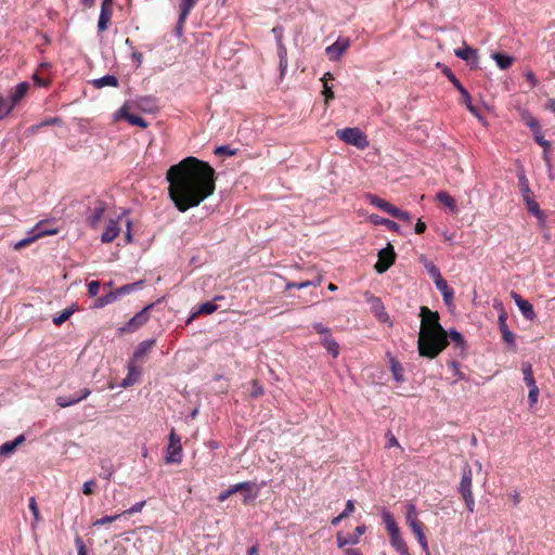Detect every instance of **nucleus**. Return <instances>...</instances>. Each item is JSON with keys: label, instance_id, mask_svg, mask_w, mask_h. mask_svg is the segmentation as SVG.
Returning a JSON list of instances; mask_svg holds the SVG:
<instances>
[{"label": "nucleus", "instance_id": "obj_45", "mask_svg": "<svg viewBox=\"0 0 555 555\" xmlns=\"http://www.w3.org/2000/svg\"><path fill=\"white\" fill-rule=\"evenodd\" d=\"M406 511H405V522L406 525H410L414 521H417L420 520L418 519V515H417V511H416V507L414 504L412 503H409L406 506H405Z\"/></svg>", "mask_w": 555, "mask_h": 555}, {"label": "nucleus", "instance_id": "obj_64", "mask_svg": "<svg viewBox=\"0 0 555 555\" xmlns=\"http://www.w3.org/2000/svg\"><path fill=\"white\" fill-rule=\"evenodd\" d=\"M313 328L315 330L317 333H319L320 335H323V337L331 335L330 328L324 326L322 323L313 324Z\"/></svg>", "mask_w": 555, "mask_h": 555}, {"label": "nucleus", "instance_id": "obj_55", "mask_svg": "<svg viewBox=\"0 0 555 555\" xmlns=\"http://www.w3.org/2000/svg\"><path fill=\"white\" fill-rule=\"evenodd\" d=\"M145 503H146L145 501L138 502L134 505H132L130 508L124 511L121 513V515H124V514L132 515L135 513H140L142 511V508L144 507Z\"/></svg>", "mask_w": 555, "mask_h": 555}, {"label": "nucleus", "instance_id": "obj_8", "mask_svg": "<svg viewBox=\"0 0 555 555\" xmlns=\"http://www.w3.org/2000/svg\"><path fill=\"white\" fill-rule=\"evenodd\" d=\"M396 253L393 250V247L390 243L387 244V246L379 250L378 253V260L374 266V269L378 273L386 272L396 261Z\"/></svg>", "mask_w": 555, "mask_h": 555}, {"label": "nucleus", "instance_id": "obj_10", "mask_svg": "<svg viewBox=\"0 0 555 555\" xmlns=\"http://www.w3.org/2000/svg\"><path fill=\"white\" fill-rule=\"evenodd\" d=\"M33 232H36L35 234H33L31 236L29 237H26V238H23L21 241H18L15 245H14V249L15 250H20L28 245H30L31 243H34L36 240L40 238V237H43V236H47V235H53V234H56L57 233V230L56 229H47V227H44V223L43 222H39L35 229L33 230Z\"/></svg>", "mask_w": 555, "mask_h": 555}, {"label": "nucleus", "instance_id": "obj_57", "mask_svg": "<svg viewBox=\"0 0 555 555\" xmlns=\"http://www.w3.org/2000/svg\"><path fill=\"white\" fill-rule=\"evenodd\" d=\"M393 218H397L402 221L411 222V216L408 211H403L396 207L395 212L392 215Z\"/></svg>", "mask_w": 555, "mask_h": 555}, {"label": "nucleus", "instance_id": "obj_15", "mask_svg": "<svg viewBox=\"0 0 555 555\" xmlns=\"http://www.w3.org/2000/svg\"><path fill=\"white\" fill-rule=\"evenodd\" d=\"M511 297L514 299L525 319L532 321L535 318L533 306L528 300L524 299L516 292H511Z\"/></svg>", "mask_w": 555, "mask_h": 555}, {"label": "nucleus", "instance_id": "obj_56", "mask_svg": "<svg viewBox=\"0 0 555 555\" xmlns=\"http://www.w3.org/2000/svg\"><path fill=\"white\" fill-rule=\"evenodd\" d=\"M75 545L78 555H88L86 544L79 535L75 538Z\"/></svg>", "mask_w": 555, "mask_h": 555}, {"label": "nucleus", "instance_id": "obj_19", "mask_svg": "<svg viewBox=\"0 0 555 555\" xmlns=\"http://www.w3.org/2000/svg\"><path fill=\"white\" fill-rule=\"evenodd\" d=\"M30 88V85L26 81L20 82L14 88L10 90L9 99L13 106L15 107L20 101L27 94L28 90Z\"/></svg>", "mask_w": 555, "mask_h": 555}, {"label": "nucleus", "instance_id": "obj_40", "mask_svg": "<svg viewBox=\"0 0 555 555\" xmlns=\"http://www.w3.org/2000/svg\"><path fill=\"white\" fill-rule=\"evenodd\" d=\"M142 285H143V281H138L134 283L126 284V285L115 289V294H116L117 298H119L120 296L129 294L130 292H132L134 289L141 288Z\"/></svg>", "mask_w": 555, "mask_h": 555}, {"label": "nucleus", "instance_id": "obj_47", "mask_svg": "<svg viewBox=\"0 0 555 555\" xmlns=\"http://www.w3.org/2000/svg\"><path fill=\"white\" fill-rule=\"evenodd\" d=\"M28 507H29V509H30V512L33 513V516H34V525H37L38 522L41 521V516H40V513H39V508H38L36 499L34 496H31L29 499Z\"/></svg>", "mask_w": 555, "mask_h": 555}, {"label": "nucleus", "instance_id": "obj_22", "mask_svg": "<svg viewBox=\"0 0 555 555\" xmlns=\"http://www.w3.org/2000/svg\"><path fill=\"white\" fill-rule=\"evenodd\" d=\"M105 209H106L105 204L103 202L99 201L96 203V206L90 214V216L87 218V222L91 228L94 229L98 227L99 222L101 221V219L104 216Z\"/></svg>", "mask_w": 555, "mask_h": 555}, {"label": "nucleus", "instance_id": "obj_9", "mask_svg": "<svg viewBox=\"0 0 555 555\" xmlns=\"http://www.w3.org/2000/svg\"><path fill=\"white\" fill-rule=\"evenodd\" d=\"M182 460L181 439L172 429L169 435V444L167 448L166 463H180Z\"/></svg>", "mask_w": 555, "mask_h": 555}, {"label": "nucleus", "instance_id": "obj_28", "mask_svg": "<svg viewBox=\"0 0 555 555\" xmlns=\"http://www.w3.org/2000/svg\"><path fill=\"white\" fill-rule=\"evenodd\" d=\"M24 440H25L24 436L20 435L14 440L4 442L3 444L0 446V455H8V454L14 452V450L21 443L24 442Z\"/></svg>", "mask_w": 555, "mask_h": 555}, {"label": "nucleus", "instance_id": "obj_17", "mask_svg": "<svg viewBox=\"0 0 555 555\" xmlns=\"http://www.w3.org/2000/svg\"><path fill=\"white\" fill-rule=\"evenodd\" d=\"M90 393L91 391L89 388H82L77 395L73 397L59 396L56 398V404L61 408H67L86 399Z\"/></svg>", "mask_w": 555, "mask_h": 555}, {"label": "nucleus", "instance_id": "obj_44", "mask_svg": "<svg viewBox=\"0 0 555 555\" xmlns=\"http://www.w3.org/2000/svg\"><path fill=\"white\" fill-rule=\"evenodd\" d=\"M522 120L533 131V133H539L540 124H539V120L535 117H533L529 113H524L522 114Z\"/></svg>", "mask_w": 555, "mask_h": 555}, {"label": "nucleus", "instance_id": "obj_25", "mask_svg": "<svg viewBox=\"0 0 555 555\" xmlns=\"http://www.w3.org/2000/svg\"><path fill=\"white\" fill-rule=\"evenodd\" d=\"M156 344V340L155 339H147V340H143L141 341L134 353H133V360L135 361H139L140 359H142L145 354H147L152 348L155 346Z\"/></svg>", "mask_w": 555, "mask_h": 555}, {"label": "nucleus", "instance_id": "obj_54", "mask_svg": "<svg viewBox=\"0 0 555 555\" xmlns=\"http://www.w3.org/2000/svg\"><path fill=\"white\" fill-rule=\"evenodd\" d=\"M534 141L544 149V158H546V150L550 147V142L544 139L540 131L534 133Z\"/></svg>", "mask_w": 555, "mask_h": 555}, {"label": "nucleus", "instance_id": "obj_4", "mask_svg": "<svg viewBox=\"0 0 555 555\" xmlns=\"http://www.w3.org/2000/svg\"><path fill=\"white\" fill-rule=\"evenodd\" d=\"M154 307V304H150L144 307L141 311L135 313L126 324L117 328L118 336L126 334H132L141 328L150 320V311Z\"/></svg>", "mask_w": 555, "mask_h": 555}, {"label": "nucleus", "instance_id": "obj_5", "mask_svg": "<svg viewBox=\"0 0 555 555\" xmlns=\"http://www.w3.org/2000/svg\"><path fill=\"white\" fill-rule=\"evenodd\" d=\"M336 135L339 140L346 144L353 145L360 150H364L369 146L366 135L359 128H344L336 131Z\"/></svg>", "mask_w": 555, "mask_h": 555}, {"label": "nucleus", "instance_id": "obj_36", "mask_svg": "<svg viewBox=\"0 0 555 555\" xmlns=\"http://www.w3.org/2000/svg\"><path fill=\"white\" fill-rule=\"evenodd\" d=\"M117 296L115 294V291H112L109 292L108 294H106L105 296H101L99 298H96V300L94 301V308L96 309H100V308H103L109 304H113L117 300Z\"/></svg>", "mask_w": 555, "mask_h": 555}, {"label": "nucleus", "instance_id": "obj_26", "mask_svg": "<svg viewBox=\"0 0 555 555\" xmlns=\"http://www.w3.org/2000/svg\"><path fill=\"white\" fill-rule=\"evenodd\" d=\"M448 338L454 343V349H456L461 356H464L466 352V344L462 334L453 330L448 333Z\"/></svg>", "mask_w": 555, "mask_h": 555}, {"label": "nucleus", "instance_id": "obj_42", "mask_svg": "<svg viewBox=\"0 0 555 555\" xmlns=\"http://www.w3.org/2000/svg\"><path fill=\"white\" fill-rule=\"evenodd\" d=\"M74 312H75L74 307L64 309L59 315L53 318L54 325L61 326L73 315Z\"/></svg>", "mask_w": 555, "mask_h": 555}, {"label": "nucleus", "instance_id": "obj_1", "mask_svg": "<svg viewBox=\"0 0 555 555\" xmlns=\"http://www.w3.org/2000/svg\"><path fill=\"white\" fill-rule=\"evenodd\" d=\"M169 197L185 212L210 197L216 190V171L204 160L189 156L172 165L166 173Z\"/></svg>", "mask_w": 555, "mask_h": 555}, {"label": "nucleus", "instance_id": "obj_21", "mask_svg": "<svg viewBox=\"0 0 555 555\" xmlns=\"http://www.w3.org/2000/svg\"><path fill=\"white\" fill-rule=\"evenodd\" d=\"M454 54L459 59L464 60L466 62H470V63L475 64L476 66L478 64L477 50L472 47H468L465 44L463 48H459V49L454 50Z\"/></svg>", "mask_w": 555, "mask_h": 555}, {"label": "nucleus", "instance_id": "obj_41", "mask_svg": "<svg viewBox=\"0 0 555 555\" xmlns=\"http://www.w3.org/2000/svg\"><path fill=\"white\" fill-rule=\"evenodd\" d=\"M383 520L388 533H392L400 530L396 520L393 519L392 515L389 512L385 511L383 513Z\"/></svg>", "mask_w": 555, "mask_h": 555}, {"label": "nucleus", "instance_id": "obj_43", "mask_svg": "<svg viewBox=\"0 0 555 555\" xmlns=\"http://www.w3.org/2000/svg\"><path fill=\"white\" fill-rule=\"evenodd\" d=\"M522 374H524V380L528 387L535 385V379L533 376L532 366L529 363L522 364Z\"/></svg>", "mask_w": 555, "mask_h": 555}, {"label": "nucleus", "instance_id": "obj_30", "mask_svg": "<svg viewBox=\"0 0 555 555\" xmlns=\"http://www.w3.org/2000/svg\"><path fill=\"white\" fill-rule=\"evenodd\" d=\"M92 85L96 89H101V88H104V87H118V79L114 75H106V76H103V77H101L99 79H94L92 81Z\"/></svg>", "mask_w": 555, "mask_h": 555}, {"label": "nucleus", "instance_id": "obj_50", "mask_svg": "<svg viewBox=\"0 0 555 555\" xmlns=\"http://www.w3.org/2000/svg\"><path fill=\"white\" fill-rule=\"evenodd\" d=\"M214 153L217 156H233L236 154V151L231 149L229 145H221L218 146Z\"/></svg>", "mask_w": 555, "mask_h": 555}, {"label": "nucleus", "instance_id": "obj_61", "mask_svg": "<svg viewBox=\"0 0 555 555\" xmlns=\"http://www.w3.org/2000/svg\"><path fill=\"white\" fill-rule=\"evenodd\" d=\"M323 94L325 96V103H328L330 100L334 99V92L332 87L328 86V82H323Z\"/></svg>", "mask_w": 555, "mask_h": 555}, {"label": "nucleus", "instance_id": "obj_34", "mask_svg": "<svg viewBox=\"0 0 555 555\" xmlns=\"http://www.w3.org/2000/svg\"><path fill=\"white\" fill-rule=\"evenodd\" d=\"M198 0H181L179 4V15L181 20H188L191 11L197 4Z\"/></svg>", "mask_w": 555, "mask_h": 555}, {"label": "nucleus", "instance_id": "obj_16", "mask_svg": "<svg viewBox=\"0 0 555 555\" xmlns=\"http://www.w3.org/2000/svg\"><path fill=\"white\" fill-rule=\"evenodd\" d=\"M408 526L414 533V535H415L417 542L420 543L421 547L423 548V551L426 552L427 554H429L428 542H427V538L425 534L426 526L423 524V521L417 520Z\"/></svg>", "mask_w": 555, "mask_h": 555}, {"label": "nucleus", "instance_id": "obj_39", "mask_svg": "<svg viewBox=\"0 0 555 555\" xmlns=\"http://www.w3.org/2000/svg\"><path fill=\"white\" fill-rule=\"evenodd\" d=\"M13 108L14 106L10 99L0 93V119L7 117L13 111Z\"/></svg>", "mask_w": 555, "mask_h": 555}, {"label": "nucleus", "instance_id": "obj_20", "mask_svg": "<svg viewBox=\"0 0 555 555\" xmlns=\"http://www.w3.org/2000/svg\"><path fill=\"white\" fill-rule=\"evenodd\" d=\"M391 546L399 553V555H410L409 547L402 538L400 530L389 533Z\"/></svg>", "mask_w": 555, "mask_h": 555}, {"label": "nucleus", "instance_id": "obj_24", "mask_svg": "<svg viewBox=\"0 0 555 555\" xmlns=\"http://www.w3.org/2000/svg\"><path fill=\"white\" fill-rule=\"evenodd\" d=\"M218 309V306L214 301H207L198 306L197 310L191 314L186 324H190L195 318L201 314H211Z\"/></svg>", "mask_w": 555, "mask_h": 555}, {"label": "nucleus", "instance_id": "obj_60", "mask_svg": "<svg viewBox=\"0 0 555 555\" xmlns=\"http://www.w3.org/2000/svg\"><path fill=\"white\" fill-rule=\"evenodd\" d=\"M539 397V388L537 385L530 386L528 399L531 404L537 403Z\"/></svg>", "mask_w": 555, "mask_h": 555}, {"label": "nucleus", "instance_id": "obj_29", "mask_svg": "<svg viewBox=\"0 0 555 555\" xmlns=\"http://www.w3.org/2000/svg\"><path fill=\"white\" fill-rule=\"evenodd\" d=\"M140 375H141V371L138 367H135L132 363H130L128 365V375L122 380L121 385L124 387H128V386L135 384L139 380Z\"/></svg>", "mask_w": 555, "mask_h": 555}, {"label": "nucleus", "instance_id": "obj_53", "mask_svg": "<svg viewBox=\"0 0 555 555\" xmlns=\"http://www.w3.org/2000/svg\"><path fill=\"white\" fill-rule=\"evenodd\" d=\"M100 288H101L100 281H91L88 284V294H89V296L90 297H95L99 294Z\"/></svg>", "mask_w": 555, "mask_h": 555}, {"label": "nucleus", "instance_id": "obj_52", "mask_svg": "<svg viewBox=\"0 0 555 555\" xmlns=\"http://www.w3.org/2000/svg\"><path fill=\"white\" fill-rule=\"evenodd\" d=\"M255 488V483L250 481H244L240 483H235L236 492H250Z\"/></svg>", "mask_w": 555, "mask_h": 555}, {"label": "nucleus", "instance_id": "obj_62", "mask_svg": "<svg viewBox=\"0 0 555 555\" xmlns=\"http://www.w3.org/2000/svg\"><path fill=\"white\" fill-rule=\"evenodd\" d=\"M322 278H318L314 281H305V282H298L297 289H302L308 286H319L321 284Z\"/></svg>", "mask_w": 555, "mask_h": 555}, {"label": "nucleus", "instance_id": "obj_37", "mask_svg": "<svg viewBox=\"0 0 555 555\" xmlns=\"http://www.w3.org/2000/svg\"><path fill=\"white\" fill-rule=\"evenodd\" d=\"M100 465H101V469H102L100 476L107 480L111 479V477L113 476V474L115 472L112 461L109 459H102L100 461Z\"/></svg>", "mask_w": 555, "mask_h": 555}, {"label": "nucleus", "instance_id": "obj_49", "mask_svg": "<svg viewBox=\"0 0 555 555\" xmlns=\"http://www.w3.org/2000/svg\"><path fill=\"white\" fill-rule=\"evenodd\" d=\"M449 367L452 370L453 374L456 376L457 380L466 379L465 374L460 370V364L452 360L448 362Z\"/></svg>", "mask_w": 555, "mask_h": 555}, {"label": "nucleus", "instance_id": "obj_11", "mask_svg": "<svg viewBox=\"0 0 555 555\" xmlns=\"http://www.w3.org/2000/svg\"><path fill=\"white\" fill-rule=\"evenodd\" d=\"M130 106L125 103L115 114L116 119H125L132 126H138L142 129L147 128L149 124L142 117L130 114Z\"/></svg>", "mask_w": 555, "mask_h": 555}, {"label": "nucleus", "instance_id": "obj_27", "mask_svg": "<svg viewBox=\"0 0 555 555\" xmlns=\"http://www.w3.org/2000/svg\"><path fill=\"white\" fill-rule=\"evenodd\" d=\"M506 314L502 313L499 315V324H500V331L502 333V338L507 344H514L515 335L513 332L508 330V326L506 324Z\"/></svg>", "mask_w": 555, "mask_h": 555}, {"label": "nucleus", "instance_id": "obj_12", "mask_svg": "<svg viewBox=\"0 0 555 555\" xmlns=\"http://www.w3.org/2000/svg\"><path fill=\"white\" fill-rule=\"evenodd\" d=\"M350 47V40L348 38L339 37L333 44L325 49V53L331 61H337Z\"/></svg>", "mask_w": 555, "mask_h": 555}, {"label": "nucleus", "instance_id": "obj_33", "mask_svg": "<svg viewBox=\"0 0 555 555\" xmlns=\"http://www.w3.org/2000/svg\"><path fill=\"white\" fill-rule=\"evenodd\" d=\"M492 59L495 61L496 65L501 69H507L514 63V57L513 56H509V55H506V54H502V53H499V52L493 53L492 54Z\"/></svg>", "mask_w": 555, "mask_h": 555}, {"label": "nucleus", "instance_id": "obj_13", "mask_svg": "<svg viewBox=\"0 0 555 555\" xmlns=\"http://www.w3.org/2000/svg\"><path fill=\"white\" fill-rule=\"evenodd\" d=\"M113 16V0H103L101 4V12L98 22V30L105 31Z\"/></svg>", "mask_w": 555, "mask_h": 555}, {"label": "nucleus", "instance_id": "obj_6", "mask_svg": "<svg viewBox=\"0 0 555 555\" xmlns=\"http://www.w3.org/2000/svg\"><path fill=\"white\" fill-rule=\"evenodd\" d=\"M519 183L522 199L526 203L527 209L537 218L541 219L543 217V212L541 211L539 204L533 199V193L529 188V183L525 175L519 176Z\"/></svg>", "mask_w": 555, "mask_h": 555}, {"label": "nucleus", "instance_id": "obj_48", "mask_svg": "<svg viewBox=\"0 0 555 555\" xmlns=\"http://www.w3.org/2000/svg\"><path fill=\"white\" fill-rule=\"evenodd\" d=\"M425 268H426V270H427L428 274H429L434 280H436V279H438V278H440V276H442V275H441V273H440V270L438 269V267H437L434 262H431V261H426V262H425Z\"/></svg>", "mask_w": 555, "mask_h": 555}, {"label": "nucleus", "instance_id": "obj_58", "mask_svg": "<svg viewBox=\"0 0 555 555\" xmlns=\"http://www.w3.org/2000/svg\"><path fill=\"white\" fill-rule=\"evenodd\" d=\"M435 282V285L437 287V289L442 294L444 293L446 291H448L449 288H451L449 285H448V282L442 278H438L436 280H434Z\"/></svg>", "mask_w": 555, "mask_h": 555}, {"label": "nucleus", "instance_id": "obj_31", "mask_svg": "<svg viewBox=\"0 0 555 555\" xmlns=\"http://www.w3.org/2000/svg\"><path fill=\"white\" fill-rule=\"evenodd\" d=\"M390 371L396 382L402 383L404 380V370L401 363L393 357L390 358Z\"/></svg>", "mask_w": 555, "mask_h": 555}, {"label": "nucleus", "instance_id": "obj_14", "mask_svg": "<svg viewBox=\"0 0 555 555\" xmlns=\"http://www.w3.org/2000/svg\"><path fill=\"white\" fill-rule=\"evenodd\" d=\"M366 527L364 525L358 526L354 530V533H349V535H344L340 531L336 534L337 545L339 548H343L347 544H357L359 543L360 537L365 532Z\"/></svg>", "mask_w": 555, "mask_h": 555}, {"label": "nucleus", "instance_id": "obj_51", "mask_svg": "<svg viewBox=\"0 0 555 555\" xmlns=\"http://www.w3.org/2000/svg\"><path fill=\"white\" fill-rule=\"evenodd\" d=\"M120 516H121V514H116V515H112V516H104V517H102L100 519H96L93 522V526L96 527V526H103V525L111 524V522L117 520Z\"/></svg>", "mask_w": 555, "mask_h": 555}, {"label": "nucleus", "instance_id": "obj_32", "mask_svg": "<svg viewBox=\"0 0 555 555\" xmlns=\"http://www.w3.org/2000/svg\"><path fill=\"white\" fill-rule=\"evenodd\" d=\"M321 344L334 358L338 356L339 345L331 335L324 336Z\"/></svg>", "mask_w": 555, "mask_h": 555}, {"label": "nucleus", "instance_id": "obj_2", "mask_svg": "<svg viewBox=\"0 0 555 555\" xmlns=\"http://www.w3.org/2000/svg\"><path fill=\"white\" fill-rule=\"evenodd\" d=\"M421 330L417 339V349L421 357L435 359L449 345L448 332L439 322V313L428 307H421Z\"/></svg>", "mask_w": 555, "mask_h": 555}, {"label": "nucleus", "instance_id": "obj_23", "mask_svg": "<svg viewBox=\"0 0 555 555\" xmlns=\"http://www.w3.org/2000/svg\"><path fill=\"white\" fill-rule=\"evenodd\" d=\"M369 198H370V203L372 205H374L375 207L379 208L380 210L389 214L392 217V215L395 212V209H396V206H393L392 204H390L386 199L380 198V197H378L376 195H370Z\"/></svg>", "mask_w": 555, "mask_h": 555}, {"label": "nucleus", "instance_id": "obj_46", "mask_svg": "<svg viewBox=\"0 0 555 555\" xmlns=\"http://www.w3.org/2000/svg\"><path fill=\"white\" fill-rule=\"evenodd\" d=\"M371 219L376 224H384L391 231H398L399 224L392 220L380 218L379 216H372Z\"/></svg>", "mask_w": 555, "mask_h": 555}, {"label": "nucleus", "instance_id": "obj_18", "mask_svg": "<svg viewBox=\"0 0 555 555\" xmlns=\"http://www.w3.org/2000/svg\"><path fill=\"white\" fill-rule=\"evenodd\" d=\"M119 219H120V217L117 220L111 219L108 221L104 232L101 235L102 243H111L119 235V233H120Z\"/></svg>", "mask_w": 555, "mask_h": 555}, {"label": "nucleus", "instance_id": "obj_38", "mask_svg": "<svg viewBox=\"0 0 555 555\" xmlns=\"http://www.w3.org/2000/svg\"><path fill=\"white\" fill-rule=\"evenodd\" d=\"M437 201H439L441 204L450 208V210L455 211L456 210V203L454 198L448 194L447 192H439L436 195Z\"/></svg>", "mask_w": 555, "mask_h": 555}, {"label": "nucleus", "instance_id": "obj_63", "mask_svg": "<svg viewBox=\"0 0 555 555\" xmlns=\"http://www.w3.org/2000/svg\"><path fill=\"white\" fill-rule=\"evenodd\" d=\"M251 385H253V389L250 392L251 397L256 398L263 393V389H262L261 385L258 383V380L254 379L251 382Z\"/></svg>", "mask_w": 555, "mask_h": 555}, {"label": "nucleus", "instance_id": "obj_7", "mask_svg": "<svg viewBox=\"0 0 555 555\" xmlns=\"http://www.w3.org/2000/svg\"><path fill=\"white\" fill-rule=\"evenodd\" d=\"M443 74L447 76L449 81L456 88L457 92L461 93V102L465 104L467 109L473 113L474 115H477V108L472 104V98L468 91L463 87L461 81L456 78V76L452 73V70L449 67L443 68Z\"/></svg>", "mask_w": 555, "mask_h": 555}, {"label": "nucleus", "instance_id": "obj_3", "mask_svg": "<svg viewBox=\"0 0 555 555\" xmlns=\"http://www.w3.org/2000/svg\"><path fill=\"white\" fill-rule=\"evenodd\" d=\"M473 470L468 464H465L462 472V478L459 486V492L461 493L467 511L473 513L475 511V499L473 494Z\"/></svg>", "mask_w": 555, "mask_h": 555}, {"label": "nucleus", "instance_id": "obj_59", "mask_svg": "<svg viewBox=\"0 0 555 555\" xmlns=\"http://www.w3.org/2000/svg\"><path fill=\"white\" fill-rule=\"evenodd\" d=\"M96 486L95 480H88L82 486V492L86 495H91L94 493V487Z\"/></svg>", "mask_w": 555, "mask_h": 555}, {"label": "nucleus", "instance_id": "obj_35", "mask_svg": "<svg viewBox=\"0 0 555 555\" xmlns=\"http://www.w3.org/2000/svg\"><path fill=\"white\" fill-rule=\"evenodd\" d=\"M354 512V503L348 500L345 509L331 520L332 526H338L341 520L349 517Z\"/></svg>", "mask_w": 555, "mask_h": 555}]
</instances>
